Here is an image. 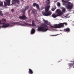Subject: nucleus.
Here are the masks:
<instances>
[{
  "instance_id": "26",
  "label": "nucleus",
  "mask_w": 74,
  "mask_h": 74,
  "mask_svg": "<svg viewBox=\"0 0 74 74\" xmlns=\"http://www.w3.org/2000/svg\"><path fill=\"white\" fill-rule=\"evenodd\" d=\"M0 15L1 16H3V14H2V12L0 10Z\"/></svg>"
},
{
  "instance_id": "6",
  "label": "nucleus",
  "mask_w": 74,
  "mask_h": 74,
  "mask_svg": "<svg viewBox=\"0 0 74 74\" xmlns=\"http://www.w3.org/2000/svg\"><path fill=\"white\" fill-rule=\"evenodd\" d=\"M29 8V5L25 6L24 7V8L22 10V12L23 14H25V12H26V11Z\"/></svg>"
},
{
  "instance_id": "24",
  "label": "nucleus",
  "mask_w": 74,
  "mask_h": 74,
  "mask_svg": "<svg viewBox=\"0 0 74 74\" xmlns=\"http://www.w3.org/2000/svg\"><path fill=\"white\" fill-rule=\"evenodd\" d=\"M57 6H58V7H60V3L59 2H58L57 3Z\"/></svg>"
},
{
  "instance_id": "16",
  "label": "nucleus",
  "mask_w": 74,
  "mask_h": 74,
  "mask_svg": "<svg viewBox=\"0 0 74 74\" xmlns=\"http://www.w3.org/2000/svg\"><path fill=\"white\" fill-rule=\"evenodd\" d=\"M6 2L8 3V4L9 6L10 4V2L11 1L10 0H5Z\"/></svg>"
},
{
  "instance_id": "32",
  "label": "nucleus",
  "mask_w": 74,
  "mask_h": 74,
  "mask_svg": "<svg viewBox=\"0 0 74 74\" xmlns=\"http://www.w3.org/2000/svg\"><path fill=\"white\" fill-rule=\"evenodd\" d=\"M11 11H12V12H14V9H12Z\"/></svg>"
},
{
  "instance_id": "37",
  "label": "nucleus",
  "mask_w": 74,
  "mask_h": 74,
  "mask_svg": "<svg viewBox=\"0 0 74 74\" xmlns=\"http://www.w3.org/2000/svg\"><path fill=\"white\" fill-rule=\"evenodd\" d=\"M1 26H0V28H1Z\"/></svg>"
},
{
  "instance_id": "2",
  "label": "nucleus",
  "mask_w": 74,
  "mask_h": 74,
  "mask_svg": "<svg viewBox=\"0 0 74 74\" xmlns=\"http://www.w3.org/2000/svg\"><path fill=\"white\" fill-rule=\"evenodd\" d=\"M62 1L63 2V4L64 5H66V7L68 10H70L73 8V4H71V3L70 2H68L67 1H64V0H62Z\"/></svg>"
},
{
  "instance_id": "39",
  "label": "nucleus",
  "mask_w": 74,
  "mask_h": 74,
  "mask_svg": "<svg viewBox=\"0 0 74 74\" xmlns=\"http://www.w3.org/2000/svg\"><path fill=\"white\" fill-rule=\"evenodd\" d=\"M59 62H60V61H59Z\"/></svg>"
},
{
  "instance_id": "7",
  "label": "nucleus",
  "mask_w": 74,
  "mask_h": 74,
  "mask_svg": "<svg viewBox=\"0 0 74 74\" xmlns=\"http://www.w3.org/2000/svg\"><path fill=\"white\" fill-rule=\"evenodd\" d=\"M52 14V12L51 11L47 12H44L43 13V15L44 16H50Z\"/></svg>"
},
{
  "instance_id": "28",
  "label": "nucleus",
  "mask_w": 74,
  "mask_h": 74,
  "mask_svg": "<svg viewBox=\"0 0 74 74\" xmlns=\"http://www.w3.org/2000/svg\"><path fill=\"white\" fill-rule=\"evenodd\" d=\"M19 22H14L13 23V24H19Z\"/></svg>"
},
{
  "instance_id": "13",
  "label": "nucleus",
  "mask_w": 74,
  "mask_h": 74,
  "mask_svg": "<svg viewBox=\"0 0 74 74\" xmlns=\"http://www.w3.org/2000/svg\"><path fill=\"white\" fill-rule=\"evenodd\" d=\"M64 31L65 32H70V30L69 28H67L66 29H64Z\"/></svg>"
},
{
  "instance_id": "5",
  "label": "nucleus",
  "mask_w": 74,
  "mask_h": 74,
  "mask_svg": "<svg viewBox=\"0 0 74 74\" xmlns=\"http://www.w3.org/2000/svg\"><path fill=\"white\" fill-rule=\"evenodd\" d=\"M1 26V27L6 28L8 27L9 26H10V25L8 23H1V20H0V25H3Z\"/></svg>"
},
{
  "instance_id": "4",
  "label": "nucleus",
  "mask_w": 74,
  "mask_h": 74,
  "mask_svg": "<svg viewBox=\"0 0 74 74\" xmlns=\"http://www.w3.org/2000/svg\"><path fill=\"white\" fill-rule=\"evenodd\" d=\"M51 27L54 28H61V27H64V25L63 23H60L58 24H55L54 25V26L50 25Z\"/></svg>"
},
{
  "instance_id": "33",
  "label": "nucleus",
  "mask_w": 74,
  "mask_h": 74,
  "mask_svg": "<svg viewBox=\"0 0 74 74\" xmlns=\"http://www.w3.org/2000/svg\"><path fill=\"white\" fill-rule=\"evenodd\" d=\"M51 36H56V35H51Z\"/></svg>"
},
{
  "instance_id": "23",
  "label": "nucleus",
  "mask_w": 74,
  "mask_h": 74,
  "mask_svg": "<svg viewBox=\"0 0 74 74\" xmlns=\"http://www.w3.org/2000/svg\"><path fill=\"white\" fill-rule=\"evenodd\" d=\"M1 21L2 22H6V20L4 19H2Z\"/></svg>"
},
{
  "instance_id": "15",
  "label": "nucleus",
  "mask_w": 74,
  "mask_h": 74,
  "mask_svg": "<svg viewBox=\"0 0 74 74\" xmlns=\"http://www.w3.org/2000/svg\"><path fill=\"white\" fill-rule=\"evenodd\" d=\"M49 11V9H47V8H45V12L42 11V15H43V13L44 12H48Z\"/></svg>"
},
{
  "instance_id": "36",
  "label": "nucleus",
  "mask_w": 74,
  "mask_h": 74,
  "mask_svg": "<svg viewBox=\"0 0 74 74\" xmlns=\"http://www.w3.org/2000/svg\"><path fill=\"white\" fill-rule=\"evenodd\" d=\"M44 8H43L42 9V8L41 10H43V9H44Z\"/></svg>"
},
{
  "instance_id": "17",
  "label": "nucleus",
  "mask_w": 74,
  "mask_h": 74,
  "mask_svg": "<svg viewBox=\"0 0 74 74\" xmlns=\"http://www.w3.org/2000/svg\"><path fill=\"white\" fill-rule=\"evenodd\" d=\"M46 3H47L46 4L47 5H48V4H50V0H46ZM48 1V2H47Z\"/></svg>"
},
{
  "instance_id": "20",
  "label": "nucleus",
  "mask_w": 74,
  "mask_h": 74,
  "mask_svg": "<svg viewBox=\"0 0 74 74\" xmlns=\"http://www.w3.org/2000/svg\"><path fill=\"white\" fill-rule=\"evenodd\" d=\"M74 65V63H72L71 64H69V66H70V67H72V66H73Z\"/></svg>"
},
{
  "instance_id": "31",
  "label": "nucleus",
  "mask_w": 74,
  "mask_h": 74,
  "mask_svg": "<svg viewBox=\"0 0 74 74\" xmlns=\"http://www.w3.org/2000/svg\"><path fill=\"white\" fill-rule=\"evenodd\" d=\"M32 23H34V21L33 20L32 22Z\"/></svg>"
},
{
  "instance_id": "27",
  "label": "nucleus",
  "mask_w": 74,
  "mask_h": 74,
  "mask_svg": "<svg viewBox=\"0 0 74 74\" xmlns=\"http://www.w3.org/2000/svg\"><path fill=\"white\" fill-rule=\"evenodd\" d=\"M32 26H36V25L34 23H32Z\"/></svg>"
},
{
  "instance_id": "30",
  "label": "nucleus",
  "mask_w": 74,
  "mask_h": 74,
  "mask_svg": "<svg viewBox=\"0 0 74 74\" xmlns=\"http://www.w3.org/2000/svg\"><path fill=\"white\" fill-rule=\"evenodd\" d=\"M63 24V25H64V24L65 25H67V23H62Z\"/></svg>"
},
{
  "instance_id": "34",
  "label": "nucleus",
  "mask_w": 74,
  "mask_h": 74,
  "mask_svg": "<svg viewBox=\"0 0 74 74\" xmlns=\"http://www.w3.org/2000/svg\"><path fill=\"white\" fill-rule=\"evenodd\" d=\"M72 60H73V61H71V62H74V58H73V59Z\"/></svg>"
},
{
  "instance_id": "35",
  "label": "nucleus",
  "mask_w": 74,
  "mask_h": 74,
  "mask_svg": "<svg viewBox=\"0 0 74 74\" xmlns=\"http://www.w3.org/2000/svg\"><path fill=\"white\" fill-rule=\"evenodd\" d=\"M36 21H38V20L37 19H36Z\"/></svg>"
},
{
  "instance_id": "9",
  "label": "nucleus",
  "mask_w": 74,
  "mask_h": 74,
  "mask_svg": "<svg viewBox=\"0 0 74 74\" xmlns=\"http://www.w3.org/2000/svg\"><path fill=\"white\" fill-rule=\"evenodd\" d=\"M33 7H36V6L37 9H38V10H40V7H39V5H38V4L37 3H33Z\"/></svg>"
},
{
  "instance_id": "8",
  "label": "nucleus",
  "mask_w": 74,
  "mask_h": 74,
  "mask_svg": "<svg viewBox=\"0 0 74 74\" xmlns=\"http://www.w3.org/2000/svg\"><path fill=\"white\" fill-rule=\"evenodd\" d=\"M18 18L20 19H23V20H25L27 18L26 17L25 15H23L22 16H19Z\"/></svg>"
},
{
  "instance_id": "38",
  "label": "nucleus",
  "mask_w": 74,
  "mask_h": 74,
  "mask_svg": "<svg viewBox=\"0 0 74 74\" xmlns=\"http://www.w3.org/2000/svg\"><path fill=\"white\" fill-rule=\"evenodd\" d=\"M18 4H19V3H18Z\"/></svg>"
},
{
  "instance_id": "25",
  "label": "nucleus",
  "mask_w": 74,
  "mask_h": 74,
  "mask_svg": "<svg viewBox=\"0 0 74 74\" xmlns=\"http://www.w3.org/2000/svg\"><path fill=\"white\" fill-rule=\"evenodd\" d=\"M3 5V3L2 2H0V6H2Z\"/></svg>"
},
{
  "instance_id": "14",
  "label": "nucleus",
  "mask_w": 74,
  "mask_h": 74,
  "mask_svg": "<svg viewBox=\"0 0 74 74\" xmlns=\"http://www.w3.org/2000/svg\"><path fill=\"white\" fill-rule=\"evenodd\" d=\"M35 31H36L34 29H32L31 32V34H33L35 33Z\"/></svg>"
},
{
  "instance_id": "1",
  "label": "nucleus",
  "mask_w": 74,
  "mask_h": 74,
  "mask_svg": "<svg viewBox=\"0 0 74 74\" xmlns=\"http://www.w3.org/2000/svg\"><path fill=\"white\" fill-rule=\"evenodd\" d=\"M43 21L45 23L42 24L38 28L37 30L38 32H47L48 30V26H47L46 24L47 25H49L50 23L48 21L45 19L43 20Z\"/></svg>"
},
{
  "instance_id": "12",
  "label": "nucleus",
  "mask_w": 74,
  "mask_h": 74,
  "mask_svg": "<svg viewBox=\"0 0 74 74\" xmlns=\"http://www.w3.org/2000/svg\"><path fill=\"white\" fill-rule=\"evenodd\" d=\"M29 71H28V73H29V74H33V71L32 70V69H29Z\"/></svg>"
},
{
  "instance_id": "18",
  "label": "nucleus",
  "mask_w": 74,
  "mask_h": 74,
  "mask_svg": "<svg viewBox=\"0 0 74 74\" xmlns=\"http://www.w3.org/2000/svg\"><path fill=\"white\" fill-rule=\"evenodd\" d=\"M61 9L62 10V11L63 12H64L66 11V9L62 7L61 8Z\"/></svg>"
},
{
  "instance_id": "22",
  "label": "nucleus",
  "mask_w": 74,
  "mask_h": 74,
  "mask_svg": "<svg viewBox=\"0 0 74 74\" xmlns=\"http://www.w3.org/2000/svg\"><path fill=\"white\" fill-rule=\"evenodd\" d=\"M4 6H7V5H8V3L7 2H5V1H4Z\"/></svg>"
},
{
  "instance_id": "21",
  "label": "nucleus",
  "mask_w": 74,
  "mask_h": 74,
  "mask_svg": "<svg viewBox=\"0 0 74 74\" xmlns=\"http://www.w3.org/2000/svg\"><path fill=\"white\" fill-rule=\"evenodd\" d=\"M56 7H55L54 8H52L51 9V10L53 11H55V10H56Z\"/></svg>"
},
{
  "instance_id": "10",
  "label": "nucleus",
  "mask_w": 74,
  "mask_h": 74,
  "mask_svg": "<svg viewBox=\"0 0 74 74\" xmlns=\"http://www.w3.org/2000/svg\"><path fill=\"white\" fill-rule=\"evenodd\" d=\"M16 3H19V0H12V4H15Z\"/></svg>"
},
{
  "instance_id": "3",
  "label": "nucleus",
  "mask_w": 74,
  "mask_h": 74,
  "mask_svg": "<svg viewBox=\"0 0 74 74\" xmlns=\"http://www.w3.org/2000/svg\"><path fill=\"white\" fill-rule=\"evenodd\" d=\"M56 12L58 14L56 15L55 14H53L52 15V17H53L54 18H55L58 16H61L62 14H63V13L62 12V11L59 9H57L56 10Z\"/></svg>"
},
{
  "instance_id": "29",
  "label": "nucleus",
  "mask_w": 74,
  "mask_h": 74,
  "mask_svg": "<svg viewBox=\"0 0 74 74\" xmlns=\"http://www.w3.org/2000/svg\"><path fill=\"white\" fill-rule=\"evenodd\" d=\"M46 8H47V9H49V8H50V5H48V6H47V7H46Z\"/></svg>"
},
{
  "instance_id": "19",
  "label": "nucleus",
  "mask_w": 74,
  "mask_h": 74,
  "mask_svg": "<svg viewBox=\"0 0 74 74\" xmlns=\"http://www.w3.org/2000/svg\"><path fill=\"white\" fill-rule=\"evenodd\" d=\"M32 12L33 14H36L37 13V12L35 10H32Z\"/></svg>"
},
{
  "instance_id": "11",
  "label": "nucleus",
  "mask_w": 74,
  "mask_h": 74,
  "mask_svg": "<svg viewBox=\"0 0 74 74\" xmlns=\"http://www.w3.org/2000/svg\"><path fill=\"white\" fill-rule=\"evenodd\" d=\"M23 25L24 26H32V25L30 24L26 23L25 22L23 23Z\"/></svg>"
}]
</instances>
